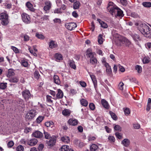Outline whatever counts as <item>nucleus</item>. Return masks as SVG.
Masks as SVG:
<instances>
[{
    "label": "nucleus",
    "instance_id": "nucleus-47",
    "mask_svg": "<svg viewBox=\"0 0 151 151\" xmlns=\"http://www.w3.org/2000/svg\"><path fill=\"white\" fill-rule=\"evenodd\" d=\"M24 148L21 145L18 146L16 148L17 151H23Z\"/></svg>",
    "mask_w": 151,
    "mask_h": 151
},
{
    "label": "nucleus",
    "instance_id": "nucleus-36",
    "mask_svg": "<svg viewBox=\"0 0 151 151\" xmlns=\"http://www.w3.org/2000/svg\"><path fill=\"white\" fill-rule=\"evenodd\" d=\"M142 4L145 7L149 8L151 7V3L150 2H144Z\"/></svg>",
    "mask_w": 151,
    "mask_h": 151
},
{
    "label": "nucleus",
    "instance_id": "nucleus-62",
    "mask_svg": "<svg viewBox=\"0 0 151 151\" xmlns=\"http://www.w3.org/2000/svg\"><path fill=\"white\" fill-rule=\"evenodd\" d=\"M50 94L53 97L55 98L56 96V93L55 91L50 90L49 92Z\"/></svg>",
    "mask_w": 151,
    "mask_h": 151
},
{
    "label": "nucleus",
    "instance_id": "nucleus-53",
    "mask_svg": "<svg viewBox=\"0 0 151 151\" xmlns=\"http://www.w3.org/2000/svg\"><path fill=\"white\" fill-rule=\"evenodd\" d=\"M114 129L115 130L120 131H121V128L118 125H116L114 127Z\"/></svg>",
    "mask_w": 151,
    "mask_h": 151
},
{
    "label": "nucleus",
    "instance_id": "nucleus-15",
    "mask_svg": "<svg viewBox=\"0 0 151 151\" xmlns=\"http://www.w3.org/2000/svg\"><path fill=\"white\" fill-rule=\"evenodd\" d=\"M131 36L136 42H138L139 41H141V38L139 35L137 34H132Z\"/></svg>",
    "mask_w": 151,
    "mask_h": 151
},
{
    "label": "nucleus",
    "instance_id": "nucleus-63",
    "mask_svg": "<svg viewBox=\"0 0 151 151\" xmlns=\"http://www.w3.org/2000/svg\"><path fill=\"white\" fill-rule=\"evenodd\" d=\"M56 2L58 6H61L62 5V1L61 0H56Z\"/></svg>",
    "mask_w": 151,
    "mask_h": 151
},
{
    "label": "nucleus",
    "instance_id": "nucleus-7",
    "mask_svg": "<svg viewBox=\"0 0 151 151\" xmlns=\"http://www.w3.org/2000/svg\"><path fill=\"white\" fill-rule=\"evenodd\" d=\"M45 5L43 8L44 11L45 13H48L51 7L52 3L50 1H45Z\"/></svg>",
    "mask_w": 151,
    "mask_h": 151
},
{
    "label": "nucleus",
    "instance_id": "nucleus-37",
    "mask_svg": "<svg viewBox=\"0 0 151 151\" xmlns=\"http://www.w3.org/2000/svg\"><path fill=\"white\" fill-rule=\"evenodd\" d=\"M69 147L67 145H64L60 148L61 151H68L69 149Z\"/></svg>",
    "mask_w": 151,
    "mask_h": 151
},
{
    "label": "nucleus",
    "instance_id": "nucleus-4",
    "mask_svg": "<svg viewBox=\"0 0 151 151\" xmlns=\"http://www.w3.org/2000/svg\"><path fill=\"white\" fill-rule=\"evenodd\" d=\"M8 15L5 13H2L0 14V19L1 23L3 25H6L9 23Z\"/></svg>",
    "mask_w": 151,
    "mask_h": 151
},
{
    "label": "nucleus",
    "instance_id": "nucleus-42",
    "mask_svg": "<svg viewBox=\"0 0 151 151\" xmlns=\"http://www.w3.org/2000/svg\"><path fill=\"white\" fill-rule=\"evenodd\" d=\"M44 134L45 138L47 139H49L51 138V136L50 134L48 132L44 131Z\"/></svg>",
    "mask_w": 151,
    "mask_h": 151
},
{
    "label": "nucleus",
    "instance_id": "nucleus-41",
    "mask_svg": "<svg viewBox=\"0 0 151 151\" xmlns=\"http://www.w3.org/2000/svg\"><path fill=\"white\" fill-rule=\"evenodd\" d=\"M44 117L43 116H39L36 119V121L37 123H40L44 119Z\"/></svg>",
    "mask_w": 151,
    "mask_h": 151
},
{
    "label": "nucleus",
    "instance_id": "nucleus-10",
    "mask_svg": "<svg viewBox=\"0 0 151 151\" xmlns=\"http://www.w3.org/2000/svg\"><path fill=\"white\" fill-rule=\"evenodd\" d=\"M57 93L56 94L55 98L54 99L56 100L57 99H62L63 96V93L62 91L60 89H59L57 90Z\"/></svg>",
    "mask_w": 151,
    "mask_h": 151
},
{
    "label": "nucleus",
    "instance_id": "nucleus-34",
    "mask_svg": "<svg viewBox=\"0 0 151 151\" xmlns=\"http://www.w3.org/2000/svg\"><path fill=\"white\" fill-rule=\"evenodd\" d=\"M7 85L6 83H0V89L4 90L7 87Z\"/></svg>",
    "mask_w": 151,
    "mask_h": 151
},
{
    "label": "nucleus",
    "instance_id": "nucleus-13",
    "mask_svg": "<svg viewBox=\"0 0 151 151\" xmlns=\"http://www.w3.org/2000/svg\"><path fill=\"white\" fill-rule=\"evenodd\" d=\"M37 142V140L35 139H32L27 141V144L30 146H34L36 144Z\"/></svg>",
    "mask_w": 151,
    "mask_h": 151
},
{
    "label": "nucleus",
    "instance_id": "nucleus-52",
    "mask_svg": "<svg viewBox=\"0 0 151 151\" xmlns=\"http://www.w3.org/2000/svg\"><path fill=\"white\" fill-rule=\"evenodd\" d=\"M129 81L131 82H133L135 83H138V81L134 77L130 78H129Z\"/></svg>",
    "mask_w": 151,
    "mask_h": 151
},
{
    "label": "nucleus",
    "instance_id": "nucleus-21",
    "mask_svg": "<svg viewBox=\"0 0 151 151\" xmlns=\"http://www.w3.org/2000/svg\"><path fill=\"white\" fill-rule=\"evenodd\" d=\"M54 82L57 84L60 85V81L59 77L57 75H55L53 77Z\"/></svg>",
    "mask_w": 151,
    "mask_h": 151
},
{
    "label": "nucleus",
    "instance_id": "nucleus-25",
    "mask_svg": "<svg viewBox=\"0 0 151 151\" xmlns=\"http://www.w3.org/2000/svg\"><path fill=\"white\" fill-rule=\"evenodd\" d=\"M14 70L12 69H10L8 70L6 76L8 77L9 78L11 76H14Z\"/></svg>",
    "mask_w": 151,
    "mask_h": 151
},
{
    "label": "nucleus",
    "instance_id": "nucleus-50",
    "mask_svg": "<svg viewBox=\"0 0 151 151\" xmlns=\"http://www.w3.org/2000/svg\"><path fill=\"white\" fill-rule=\"evenodd\" d=\"M53 123L52 122H47L45 123V125L47 127H49L53 125Z\"/></svg>",
    "mask_w": 151,
    "mask_h": 151
},
{
    "label": "nucleus",
    "instance_id": "nucleus-56",
    "mask_svg": "<svg viewBox=\"0 0 151 151\" xmlns=\"http://www.w3.org/2000/svg\"><path fill=\"white\" fill-rule=\"evenodd\" d=\"M34 76L37 79H38L40 77V75L38 72L37 71H35L34 73Z\"/></svg>",
    "mask_w": 151,
    "mask_h": 151
},
{
    "label": "nucleus",
    "instance_id": "nucleus-26",
    "mask_svg": "<svg viewBox=\"0 0 151 151\" xmlns=\"http://www.w3.org/2000/svg\"><path fill=\"white\" fill-rule=\"evenodd\" d=\"M101 104L106 109H109V105L106 100L104 99H102L101 100Z\"/></svg>",
    "mask_w": 151,
    "mask_h": 151
},
{
    "label": "nucleus",
    "instance_id": "nucleus-40",
    "mask_svg": "<svg viewBox=\"0 0 151 151\" xmlns=\"http://www.w3.org/2000/svg\"><path fill=\"white\" fill-rule=\"evenodd\" d=\"M135 69L139 73H140L142 71V68L140 65H137L135 66Z\"/></svg>",
    "mask_w": 151,
    "mask_h": 151
},
{
    "label": "nucleus",
    "instance_id": "nucleus-31",
    "mask_svg": "<svg viewBox=\"0 0 151 151\" xmlns=\"http://www.w3.org/2000/svg\"><path fill=\"white\" fill-rule=\"evenodd\" d=\"M69 62L70 67L72 68L75 69L76 68V66L75 64L74 61L73 60H70Z\"/></svg>",
    "mask_w": 151,
    "mask_h": 151
},
{
    "label": "nucleus",
    "instance_id": "nucleus-16",
    "mask_svg": "<svg viewBox=\"0 0 151 151\" xmlns=\"http://www.w3.org/2000/svg\"><path fill=\"white\" fill-rule=\"evenodd\" d=\"M60 139L62 142L65 143H68L70 142V137L65 135L61 137Z\"/></svg>",
    "mask_w": 151,
    "mask_h": 151
},
{
    "label": "nucleus",
    "instance_id": "nucleus-11",
    "mask_svg": "<svg viewBox=\"0 0 151 151\" xmlns=\"http://www.w3.org/2000/svg\"><path fill=\"white\" fill-rule=\"evenodd\" d=\"M68 123L70 125L76 126L78 124V121L76 119H70L68 120Z\"/></svg>",
    "mask_w": 151,
    "mask_h": 151
},
{
    "label": "nucleus",
    "instance_id": "nucleus-18",
    "mask_svg": "<svg viewBox=\"0 0 151 151\" xmlns=\"http://www.w3.org/2000/svg\"><path fill=\"white\" fill-rule=\"evenodd\" d=\"M104 65L106 68V71L107 73L108 74H111L112 72L111 69L108 64L106 62H104Z\"/></svg>",
    "mask_w": 151,
    "mask_h": 151
},
{
    "label": "nucleus",
    "instance_id": "nucleus-28",
    "mask_svg": "<svg viewBox=\"0 0 151 151\" xmlns=\"http://www.w3.org/2000/svg\"><path fill=\"white\" fill-rule=\"evenodd\" d=\"M98 146L95 144H92L90 147V150L91 151H96L98 149Z\"/></svg>",
    "mask_w": 151,
    "mask_h": 151
},
{
    "label": "nucleus",
    "instance_id": "nucleus-29",
    "mask_svg": "<svg viewBox=\"0 0 151 151\" xmlns=\"http://www.w3.org/2000/svg\"><path fill=\"white\" fill-rule=\"evenodd\" d=\"M80 102L81 105L84 106H86L88 105L87 101L84 99H82L81 100Z\"/></svg>",
    "mask_w": 151,
    "mask_h": 151
},
{
    "label": "nucleus",
    "instance_id": "nucleus-58",
    "mask_svg": "<svg viewBox=\"0 0 151 151\" xmlns=\"http://www.w3.org/2000/svg\"><path fill=\"white\" fill-rule=\"evenodd\" d=\"M89 107L92 110H94L95 109V106L93 103H91L89 104Z\"/></svg>",
    "mask_w": 151,
    "mask_h": 151
},
{
    "label": "nucleus",
    "instance_id": "nucleus-43",
    "mask_svg": "<svg viewBox=\"0 0 151 151\" xmlns=\"http://www.w3.org/2000/svg\"><path fill=\"white\" fill-rule=\"evenodd\" d=\"M90 62L92 64H94L97 63V60L96 59L93 57V58H90Z\"/></svg>",
    "mask_w": 151,
    "mask_h": 151
},
{
    "label": "nucleus",
    "instance_id": "nucleus-55",
    "mask_svg": "<svg viewBox=\"0 0 151 151\" xmlns=\"http://www.w3.org/2000/svg\"><path fill=\"white\" fill-rule=\"evenodd\" d=\"M14 145V143L13 141L9 142L7 144V146L9 148L12 147Z\"/></svg>",
    "mask_w": 151,
    "mask_h": 151
},
{
    "label": "nucleus",
    "instance_id": "nucleus-27",
    "mask_svg": "<svg viewBox=\"0 0 151 151\" xmlns=\"http://www.w3.org/2000/svg\"><path fill=\"white\" fill-rule=\"evenodd\" d=\"M55 58L56 61L60 60H63V57L62 55L60 54L57 53L55 55Z\"/></svg>",
    "mask_w": 151,
    "mask_h": 151
},
{
    "label": "nucleus",
    "instance_id": "nucleus-2",
    "mask_svg": "<svg viewBox=\"0 0 151 151\" xmlns=\"http://www.w3.org/2000/svg\"><path fill=\"white\" fill-rule=\"evenodd\" d=\"M114 37L115 38V42L117 46H122L124 44L126 46L129 47L131 44L127 39L118 34L116 35Z\"/></svg>",
    "mask_w": 151,
    "mask_h": 151
},
{
    "label": "nucleus",
    "instance_id": "nucleus-3",
    "mask_svg": "<svg viewBox=\"0 0 151 151\" xmlns=\"http://www.w3.org/2000/svg\"><path fill=\"white\" fill-rule=\"evenodd\" d=\"M139 29L140 32L146 37L151 36V30L150 27L145 24L142 23L139 26Z\"/></svg>",
    "mask_w": 151,
    "mask_h": 151
},
{
    "label": "nucleus",
    "instance_id": "nucleus-60",
    "mask_svg": "<svg viewBox=\"0 0 151 151\" xmlns=\"http://www.w3.org/2000/svg\"><path fill=\"white\" fill-rule=\"evenodd\" d=\"M115 134L118 138L119 139H122V136L120 133L117 132L115 133Z\"/></svg>",
    "mask_w": 151,
    "mask_h": 151
},
{
    "label": "nucleus",
    "instance_id": "nucleus-24",
    "mask_svg": "<svg viewBox=\"0 0 151 151\" xmlns=\"http://www.w3.org/2000/svg\"><path fill=\"white\" fill-rule=\"evenodd\" d=\"M47 143L49 146H52L55 143V140L52 138H51L49 141H47Z\"/></svg>",
    "mask_w": 151,
    "mask_h": 151
},
{
    "label": "nucleus",
    "instance_id": "nucleus-48",
    "mask_svg": "<svg viewBox=\"0 0 151 151\" xmlns=\"http://www.w3.org/2000/svg\"><path fill=\"white\" fill-rule=\"evenodd\" d=\"M100 25L101 27L104 28H106L108 27L107 24L103 21L100 23Z\"/></svg>",
    "mask_w": 151,
    "mask_h": 151
},
{
    "label": "nucleus",
    "instance_id": "nucleus-30",
    "mask_svg": "<svg viewBox=\"0 0 151 151\" xmlns=\"http://www.w3.org/2000/svg\"><path fill=\"white\" fill-rule=\"evenodd\" d=\"M81 4L79 1H76L73 4V8L74 9H78L79 8Z\"/></svg>",
    "mask_w": 151,
    "mask_h": 151
},
{
    "label": "nucleus",
    "instance_id": "nucleus-46",
    "mask_svg": "<svg viewBox=\"0 0 151 151\" xmlns=\"http://www.w3.org/2000/svg\"><path fill=\"white\" fill-rule=\"evenodd\" d=\"M125 114L126 116H128L130 113V109L128 108H126L124 110Z\"/></svg>",
    "mask_w": 151,
    "mask_h": 151
},
{
    "label": "nucleus",
    "instance_id": "nucleus-9",
    "mask_svg": "<svg viewBox=\"0 0 151 151\" xmlns=\"http://www.w3.org/2000/svg\"><path fill=\"white\" fill-rule=\"evenodd\" d=\"M66 28L70 30H72L77 27L76 24L74 22L66 23L65 24Z\"/></svg>",
    "mask_w": 151,
    "mask_h": 151
},
{
    "label": "nucleus",
    "instance_id": "nucleus-45",
    "mask_svg": "<svg viewBox=\"0 0 151 151\" xmlns=\"http://www.w3.org/2000/svg\"><path fill=\"white\" fill-rule=\"evenodd\" d=\"M17 104L20 107H24V102L22 100H20L17 102Z\"/></svg>",
    "mask_w": 151,
    "mask_h": 151
},
{
    "label": "nucleus",
    "instance_id": "nucleus-14",
    "mask_svg": "<svg viewBox=\"0 0 151 151\" xmlns=\"http://www.w3.org/2000/svg\"><path fill=\"white\" fill-rule=\"evenodd\" d=\"M86 55L87 56L90 58H93L94 57V55L92 49L91 48H88L86 52Z\"/></svg>",
    "mask_w": 151,
    "mask_h": 151
},
{
    "label": "nucleus",
    "instance_id": "nucleus-39",
    "mask_svg": "<svg viewBox=\"0 0 151 151\" xmlns=\"http://www.w3.org/2000/svg\"><path fill=\"white\" fill-rule=\"evenodd\" d=\"M150 61V59L148 57H145L142 60L144 63H148Z\"/></svg>",
    "mask_w": 151,
    "mask_h": 151
},
{
    "label": "nucleus",
    "instance_id": "nucleus-6",
    "mask_svg": "<svg viewBox=\"0 0 151 151\" xmlns=\"http://www.w3.org/2000/svg\"><path fill=\"white\" fill-rule=\"evenodd\" d=\"M22 96L25 101H27L31 98V95L29 91L28 90H25L22 92Z\"/></svg>",
    "mask_w": 151,
    "mask_h": 151
},
{
    "label": "nucleus",
    "instance_id": "nucleus-38",
    "mask_svg": "<svg viewBox=\"0 0 151 151\" xmlns=\"http://www.w3.org/2000/svg\"><path fill=\"white\" fill-rule=\"evenodd\" d=\"M108 139L109 142L111 143H113L115 141V138L113 136H109L108 137Z\"/></svg>",
    "mask_w": 151,
    "mask_h": 151
},
{
    "label": "nucleus",
    "instance_id": "nucleus-54",
    "mask_svg": "<svg viewBox=\"0 0 151 151\" xmlns=\"http://www.w3.org/2000/svg\"><path fill=\"white\" fill-rule=\"evenodd\" d=\"M5 6L6 9H10L12 8V4L11 3H6L5 4Z\"/></svg>",
    "mask_w": 151,
    "mask_h": 151
},
{
    "label": "nucleus",
    "instance_id": "nucleus-1",
    "mask_svg": "<svg viewBox=\"0 0 151 151\" xmlns=\"http://www.w3.org/2000/svg\"><path fill=\"white\" fill-rule=\"evenodd\" d=\"M107 9L113 16L122 17L124 16L123 11L112 2L108 4Z\"/></svg>",
    "mask_w": 151,
    "mask_h": 151
},
{
    "label": "nucleus",
    "instance_id": "nucleus-20",
    "mask_svg": "<svg viewBox=\"0 0 151 151\" xmlns=\"http://www.w3.org/2000/svg\"><path fill=\"white\" fill-rule=\"evenodd\" d=\"M122 143L124 146L128 147L130 144V141L127 139H125L122 141Z\"/></svg>",
    "mask_w": 151,
    "mask_h": 151
},
{
    "label": "nucleus",
    "instance_id": "nucleus-61",
    "mask_svg": "<svg viewBox=\"0 0 151 151\" xmlns=\"http://www.w3.org/2000/svg\"><path fill=\"white\" fill-rule=\"evenodd\" d=\"M22 64L24 67H27L28 65V62L27 61H25L24 60H23L22 61Z\"/></svg>",
    "mask_w": 151,
    "mask_h": 151
},
{
    "label": "nucleus",
    "instance_id": "nucleus-12",
    "mask_svg": "<svg viewBox=\"0 0 151 151\" xmlns=\"http://www.w3.org/2000/svg\"><path fill=\"white\" fill-rule=\"evenodd\" d=\"M32 135L34 137L38 138H41L43 137L42 133L38 131H36L33 133Z\"/></svg>",
    "mask_w": 151,
    "mask_h": 151
},
{
    "label": "nucleus",
    "instance_id": "nucleus-8",
    "mask_svg": "<svg viewBox=\"0 0 151 151\" xmlns=\"http://www.w3.org/2000/svg\"><path fill=\"white\" fill-rule=\"evenodd\" d=\"M22 20L24 22L27 24L30 23V18L28 14L23 13L22 15Z\"/></svg>",
    "mask_w": 151,
    "mask_h": 151
},
{
    "label": "nucleus",
    "instance_id": "nucleus-57",
    "mask_svg": "<svg viewBox=\"0 0 151 151\" xmlns=\"http://www.w3.org/2000/svg\"><path fill=\"white\" fill-rule=\"evenodd\" d=\"M61 9V8L56 9L54 10V12L55 13H62Z\"/></svg>",
    "mask_w": 151,
    "mask_h": 151
},
{
    "label": "nucleus",
    "instance_id": "nucleus-19",
    "mask_svg": "<svg viewBox=\"0 0 151 151\" xmlns=\"http://www.w3.org/2000/svg\"><path fill=\"white\" fill-rule=\"evenodd\" d=\"M90 76L93 83L94 88L96 89L97 86V82L95 76L93 75H90Z\"/></svg>",
    "mask_w": 151,
    "mask_h": 151
},
{
    "label": "nucleus",
    "instance_id": "nucleus-44",
    "mask_svg": "<svg viewBox=\"0 0 151 151\" xmlns=\"http://www.w3.org/2000/svg\"><path fill=\"white\" fill-rule=\"evenodd\" d=\"M110 114L112 117V118L114 120H116L117 119L116 116V114L111 111L109 112Z\"/></svg>",
    "mask_w": 151,
    "mask_h": 151
},
{
    "label": "nucleus",
    "instance_id": "nucleus-23",
    "mask_svg": "<svg viewBox=\"0 0 151 151\" xmlns=\"http://www.w3.org/2000/svg\"><path fill=\"white\" fill-rule=\"evenodd\" d=\"M26 6L31 11L34 12L35 9L33 8L32 4L29 2H27L26 4Z\"/></svg>",
    "mask_w": 151,
    "mask_h": 151
},
{
    "label": "nucleus",
    "instance_id": "nucleus-33",
    "mask_svg": "<svg viewBox=\"0 0 151 151\" xmlns=\"http://www.w3.org/2000/svg\"><path fill=\"white\" fill-rule=\"evenodd\" d=\"M35 36L41 40H43L45 38V37L43 35L40 34L38 32H37L36 33Z\"/></svg>",
    "mask_w": 151,
    "mask_h": 151
},
{
    "label": "nucleus",
    "instance_id": "nucleus-17",
    "mask_svg": "<svg viewBox=\"0 0 151 151\" xmlns=\"http://www.w3.org/2000/svg\"><path fill=\"white\" fill-rule=\"evenodd\" d=\"M71 113V111L67 109H65L63 110L62 112L63 115L65 116H69Z\"/></svg>",
    "mask_w": 151,
    "mask_h": 151
},
{
    "label": "nucleus",
    "instance_id": "nucleus-59",
    "mask_svg": "<svg viewBox=\"0 0 151 151\" xmlns=\"http://www.w3.org/2000/svg\"><path fill=\"white\" fill-rule=\"evenodd\" d=\"M133 127L135 129H139L140 127V126L139 124L138 123L134 124H133Z\"/></svg>",
    "mask_w": 151,
    "mask_h": 151
},
{
    "label": "nucleus",
    "instance_id": "nucleus-22",
    "mask_svg": "<svg viewBox=\"0 0 151 151\" xmlns=\"http://www.w3.org/2000/svg\"><path fill=\"white\" fill-rule=\"evenodd\" d=\"M49 47L52 49L55 48L57 46V44L53 40H51L49 43Z\"/></svg>",
    "mask_w": 151,
    "mask_h": 151
},
{
    "label": "nucleus",
    "instance_id": "nucleus-5",
    "mask_svg": "<svg viewBox=\"0 0 151 151\" xmlns=\"http://www.w3.org/2000/svg\"><path fill=\"white\" fill-rule=\"evenodd\" d=\"M37 114V111L35 109H31L29 110L26 116L27 119L31 120L33 119Z\"/></svg>",
    "mask_w": 151,
    "mask_h": 151
},
{
    "label": "nucleus",
    "instance_id": "nucleus-35",
    "mask_svg": "<svg viewBox=\"0 0 151 151\" xmlns=\"http://www.w3.org/2000/svg\"><path fill=\"white\" fill-rule=\"evenodd\" d=\"M98 42L100 44H102L103 42V39L102 37V35L99 34L98 37Z\"/></svg>",
    "mask_w": 151,
    "mask_h": 151
},
{
    "label": "nucleus",
    "instance_id": "nucleus-51",
    "mask_svg": "<svg viewBox=\"0 0 151 151\" xmlns=\"http://www.w3.org/2000/svg\"><path fill=\"white\" fill-rule=\"evenodd\" d=\"M11 48L14 51L15 53H19V50L17 47L13 46H12L11 47Z\"/></svg>",
    "mask_w": 151,
    "mask_h": 151
},
{
    "label": "nucleus",
    "instance_id": "nucleus-32",
    "mask_svg": "<svg viewBox=\"0 0 151 151\" xmlns=\"http://www.w3.org/2000/svg\"><path fill=\"white\" fill-rule=\"evenodd\" d=\"M9 81L11 82L14 83H17L19 81V79L17 77L15 76L12 77L9 80Z\"/></svg>",
    "mask_w": 151,
    "mask_h": 151
},
{
    "label": "nucleus",
    "instance_id": "nucleus-49",
    "mask_svg": "<svg viewBox=\"0 0 151 151\" xmlns=\"http://www.w3.org/2000/svg\"><path fill=\"white\" fill-rule=\"evenodd\" d=\"M124 85V84L122 82H120L118 86L119 89L121 90H123Z\"/></svg>",
    "mask_w": 151,
    "mask_h": 151
},
{
    "label": "nucleus",
    "instance_id": "nucleus-64",
    "mask_svg": "<svg viewBox=\"0 0 151 151\" xmlns=\"http://www.w3.org/2000/svg\"><path fill=\"white\" fill-rule=\"evenodd\" d=\"M46 97L47 100L48 102L51 103L52 102V101L51 99V98L52 97L51 96L49 95H47L46 96Z\"/></svg>",
    "mask_w": 151,
    "mask_h": 151
}]
</instances>
